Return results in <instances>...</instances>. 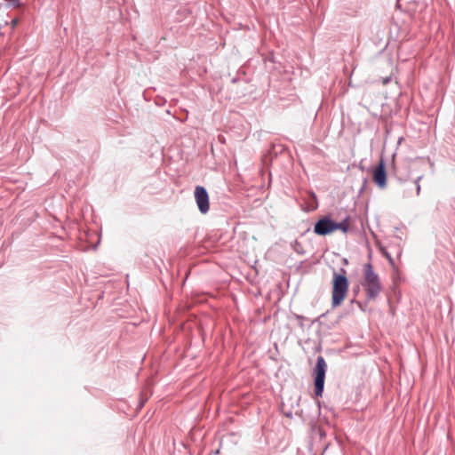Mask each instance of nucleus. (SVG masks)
I'll return each instance as SVG.
<instances>
[{"label":"nucleus","instance_id":"nucleus-7","mask_svg":"<svg viewBox=\"0 0 455 455\" xmlns=\"http://www.w3.org/2000/svg\"><path fill=\"white\" fill-rule=\"evenodd\" d=\"M410 166L404 165L400 167H395V178L399 183L403 184L409 180L410 179Z\"/></svg>","mask_w":455,"mask_h":455},{"label":"nucleus","instance_id":"nucleus-3","mask_svg":"<svg viewBox=\"0 0 455 455\" xmlns=\"http://www.w3.org/2000/svg\"><path fill=\"white\" fill-rule=\"evenodd\" d=\"M327 371V364L324 358L319 355L316 359V364L314 368V384H315V394L316 396L321 397L323 393L324 379Z\"/></svg>","mask_w":455,"mask_h":455},{"label":"nucleus","instance_id":"nucleus-8","mask_svg":"<svg viewBox=\"0 0 455 455\" xmlns=\"http://www.w3.org/2000/svg\"><path fill=\"white\" fill-rule=\"evenodd\" d=\"M348 228H349V217H347L339 223H337L334 221V231L339 229L342 232L347 233Z\"/></svg>","mask_w":455,"mask_h":455},{"label":"nucleus","instance_id":"nucleus-14","mask_svg":"<svg viewBox=\"0 0 455 455\" xmlns=\"http://www.w3.org/2000/svg\"><path fill=\"white\" fill-rule=\"evenodd\" d=\"M297 318H298V319H303V316H301V315H298V316H297Z\"/></svg>","mask_w":455,"mask_h":455},{"label":"nucleus","instance_id":"nucleus-2","mask_svg":"<svg viewBox=\"0 0 455 455\" xmlns=\"http://www.w3.org/2000/svg\"><path fill=\"white\" fill-rule=\"evenodd\" d=\"M349 287V282L346 275V270L340 268V273L333 272L331 306L339 307L345 299Z\"/></svg>","mask_w":455,"mask_h":455},{"label":"nucleus","instance_id":"nucleus-9","mask_svg":"<svg viewBox=\"0 0 455 455\" xmlns=\"http://www.w3.org/2000/svg\"><path fill=\"white\" fill-rule=\"evenodd\" d=\"M423 179V175H419L415 180H414V185H415V188H416V194L417 196H419L420 194V190H421V187H420V180Z\"/></svg>","mask_w":455,"mask_h":455},{"label":"nucleus","instance_id":"nucleus-11","mask_svg":"<svg viewBox=\"0 0 455 455\" xmlns=\"http://www.w3.org/2000/svg\"><path fill=\"white\" fill-rule=\"evenodd\" d=\"M11 3L15 7H19L21 5L20 0H11Z\"/></svg>","mask_w":455,"mask_h":455},{"label":"nucleus","instance_id":"nucleus-10","mask_svg":"<svg viewBox=\"0 0 455 455\" xmlns=\"http://www.w3.org/2000/svg\"><path fill=\"white\" fill-rule=\"evenodd\" d=\"M383 255L388 259V261L393 264L394 263V260H393V258L391 257V255L387 252V251H384L383 252Z\"/></svg>","mask_w":455,"mask_h":455},{"label":"nucleus","instance_id":"nucleus-13","mask_svg":"<svg viewBox=\"0 0 455 455\" xmlns=\"http://www.w3.org/2000/svg\"><path fill=\"white\" fill-rule=\"evenodd\" d=\"M390 81H391V77H390V76H387V77H385V78H383V79H382V84H383L384 85H387V84H389V83H390Z\"/></svg>","mask_w":455,"mask_h":455},{"label":"nucleus","instance_id":"nucleus-12","mask_svg":"<svg viewBox=\"0 0 455 455\" xmlns=\"http://www.w3.org/2000/svg\"><path fill=\"white\" fill-rule=\"evenodd\" d=\"M19 23V20L17 18L12 20L11 21V26H12V28H14Z\"/></svg>","mask_w":455,"mask_h":455},{"label":"nucleus","instance_id":"nucleus-5","mask_svg":"<svg viewBox=\"0 0 455 455\" xmlns=\"http://www.w3.org/2000/svg\"><path fill=\"white\" fill-rule=\"evenodd\" d=\"M372 180L379 188L385 189L387 188V172L383 159H380L376 166L373 172Z\"/></svg>","mask_w":455,"mask_h":455},{"label":"nucleus","instance_id":"nucleus-1","mask_svg":"<svg viewBox=\"0 0 455 455\" xmlns=\"http://www.w3.org/2000/svg\"><path fill=\"white\" fill-rule=\"evenodd\" d=\"M363 281L362 285L366 293L368 301L376 299L383 290V286L379 276L374 272L373 267L371 263H366L363 268Z\"/></svg>","mask_w":455,"mask_h":455},{"label":"nucleus","instance_id":"nucleus-6","mask_svg":"<svg viewBox=\"0 0 455 455\" xmlns=\"http://www.w3.org/2000/svg\"><path fill=\"white\" fill-rule=\"evenodd\" d=\"M334 231V221L330 217L320 219L314 227V232L319 235H326Z\"/></svg>","mask_w":455,"mask_h":455},{"label":"nucleus","instance_id":"nucleus-4","mask_svg":"<svg viewBox=\"0 0 455 455\" xmlns=\"http://www.w3.org/2000/svg\"><path fill=\"white\" fill-rule=\"evenodd\" d=\"M195 200L196 202L199 212L202 214H205L209 212V195L206 188L203 186H196L195 188Z\"/></svg>","mask_w":455,"mask_h":455}]
</instances>
